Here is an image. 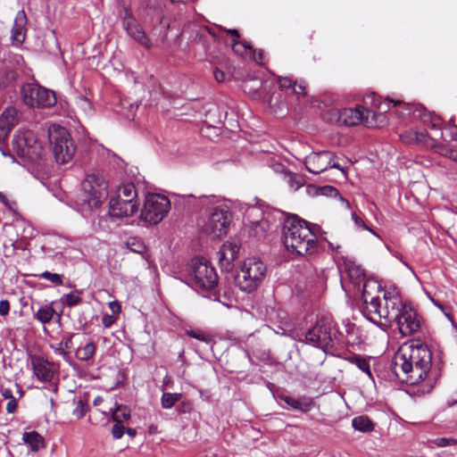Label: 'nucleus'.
Wrapping results in <instances>:
<instances>
[{
  "mask_svg": "<svg viewBox=\"0 0 457 457\" xmlns=\"http://www.w3.org/2000/svg\"><path fill=\"white\" fill-rule=\"evenodd\" d=\"M432 366V352L420 339L405 343L395 353L392 369L396 377L401 373L410 384H417L425 379Z\"/></svg>",
  "mask_w": 457,
  "mask_h": 457,
  "instance_id": "1",
  "label": "nucleus"
},
{
  "mask_svg": "<svg viewBox=\"0 0 457 457\" xmlns=\"http://www.w3.org/2000/svg\"><path fill=\"white\" fill-rule=\"evenodd\" d=\"M296 215L287 217L283 225V243L287 250L298 255L311 254L317 250V237Z\"/></svg>",
  "mask_w": 457,
  "mask_h": 457,
  "instance_id": "2",
  "label": "nucleus"
},
{
  "mask_svg": "<svg viewBox=\"0 0 457 457\" xmlns=\"http://www.w3.org/2000/svg\"><path fill=\"white\" fill-rule=\"evenodd\" d=\"M187 279V284L197 293L214 301L220 300L218 275L204 257H195L190 261Z\"/></svg>",
  "mask_w": 457,
  "mask_h": 457,
  "instance_id": "3",
  "label": "nucleus"
},
{
  "mask_svg": "<svg viewBox=\"0 0 457 457\" xmlns=\"http://www.w3.org/2000/svg\"><path fill=\"white\" fill-rule=\"evenodd\" d=\"M81 187L82 193L78 198L77 204L82 216L87 218L107 199L108 184L102 177L91 174L87 176Z\"/></svg>",
  "mask_w": 457,
  "mask_h": 457,
  "instance_id": "4",
  "label": "nucleus"
},
{
  "mask_svg": "<svg viewBox=\"0 0 457 457\" xmlns=\"http://www.w3.org/2000/svg\"><path fill=\"white\" fill-rule=\"evenodd\" d=\"M342 334L336 328L331 319L321 317L305 333V343L322 349L325 353L337 350Z\"/></svg>",
  "mask_w": 457,
  "mask_h": 457,
  "instance_id": "5",
  "label": "nucleus"
},
{
  "mask_svg": "<svg viewBox=\"0 0 457 457\" xmlns=\"http://www.w3.org/2000/svg\"><path fill=\"white\" fill-rule=\"evenodd\" d=\"M266 271L267 267L260 259H246L235 275V284L241 291L248 294L253 293L262 284Z\"/></svg>",
  "mask_w": 457,
  "mask_h": 457,
  "instance_id": "6",
  "label": "nucleus"
},
{
  "mask_svg": "<svg viewBox=\"0 0 457 457\" xmlns=\"http://www.w3.org/2000/svg\"><path fill=\"white\" fill-rule=\"evenodd\" d=\"M387 102L392 103L393 106H403L404 110L407 111V114L412 113L415 117H419L424 123H428L431 129L439 131L440 137L445 141H457V126L452 124L448 127H445V132L441 131V119L436 115L431 114L420 104H407L402 101H394L389 98Z\"/></svg>",
  "mask_w": 457,
  "mask_h": 457,
  "instance_id": "7",
  "label": "nucleus"
},
{
  "mask_svg": "<svg viewBox=\"0 0 457 457\" xmlns=\"http://www.w3.org/2000/svg\"><path fill=\"white\" fill-rule=\"evenodd\" d=\"M13 152L23 162L35 163L43 157L44 149L31 130H19L12 140Z\"/></svg>",
  "mask_w": 457,
  "mask_h": 457,
  "instance_id": "8",
  "label": "nucleus"
},
{
  "mask_svg": "<svg viewBox=\"0 0 457 457\" xmlns=\"http://www.w3.org/2000/svg\"><path fill=\"white\" fill-rule=\"evenodd\" d=\"M48 139L57 163L65 164L72 160L76 147L65 128L59 125L51 126Z\"/></svg>",
  "mask_w": 457,
  "mask_h": 457,
  "instance_id": "9",
  "label": "nucleus"
},
{
  "mask_svg": "<svg viewBox=\"0 0 457 457\" xmlns=\"http://www.w3.org/2000/svg\"><path fill=\"white\" fill-rule=\"evenodd\" d=\"M23 103L29 107L47 108L56 104V96L53 90L37 83H26L21 88Z\"/></svg>",
  "mask_w": 457,
  "mask_h": 457,
  "instance_id": "10",
  "label": "nucleus"
},
{
  "mask_svg": "<svg viewBox=\"0 0 457 457\" xmlns=\"http://www.w3.org/2000/svg\"><path fill=\"white\" fill-rule=\"evenodd\" d=\"M233 214L229 208L223 204L212 208L204 226V231L213 238L226 236L232 222Z\"/></svg>",
  "mask_w": 457,
  "mask_h": 457,
  "instance_id": "11",
  "label": "nucleus"
},
{
  "mask_svg": "<svg viewBox=\"0 0 457 457\" xmlns=\"http://www.w3.org/2000/svg\"><path fill=\"white\" fill-rule=\"evenodd\" d=\"M170 207L169 199L158 194L148 195L145 197L140 217L149 224H157L166 216Z\"/></svg>",
  "mask_w": 457,
  "mask_h": 457,
  "instance_id": "12",
  "label": "nucleus"
},
{
  "mask_svg": "<svg viewBox=\"0 0 457 457\" xmlns=\"http://www.w3.org/2000/svg\"><path fill=\"white\" fill-rule=\"evenodd\" d=\"M377 113L362 106L356 108H344L338 112L337 121L345 126H355L362 123L368 128L377 127Z\"/></svg>",
  "mask_w": 457,
  "mask_h": 457,
  "instance_id": "13",
  "label": "nucleus"
},
{
  "mask_svg": "<svg viewBox=\"0 0 457 457\" xmlns=\"http://www.w3.org/2000/svg\"><path fill=\"white\" fill-rule=\"evenodd\" d=\"M400 333L403 336H411L419 331L421 324V318L410 303L400 312V315L395 320Z\"/></svg>",
  "mask_w": 457,
  "mask_h": 457,
  "instance_id": "14",
  "label": "nucleus"
},
{
  "mask_svg": "<svg viewBox=\"0 0 457 457\" xmlns=\"http://www.w3.org/2000/svg\"><path fill=\"white\" fill-rule=\"evenodd\" d=\"M121 19L122 26L129 37H133L135 41L146 48H150L152 46L150 38L142 29L137 19L134 17L129 8H123V14Z\"/></svg>",
  "mask_w": 457,
  "mask_h": 457,
  "instance_id": "15",
  "label": "nucleus"
},
{
  "mask_svg": "<svg viewBox=\"0 0 457 457\" xmlns=\"http://www.w3.org/2000/svg\"><path fill=\"white\" fill-rule=\"evenodd\" d=\"M32 370L40 381L50 382L56 371L54 363L37 354H29Z\"/></svg>",
  "mask_w": 457,
  "mask_h": 457,
  "instance_id": "16",
  "label": "nucleus"
},
{
  "mask_svg": "<svg viewBox=\"0 0 457 457\" xmlns=\"http://www.w3.org/2000/svg\"><path fill=\"white\" fill-rule=\"evenodd\" d=\"M385 306L382 307L380 317L388 322H394L400 315V312L406 306L407 303H403L400 295H391L386 292L384 295Z\"/></svg>",
  "mask_w": 457,
  "mask_h": 457,
  "instance_id": "17",
  "label": "nucleus"
},
{
  "mask_svg": "<svg viewBox=\"0 0 457 457\" xmlns=\"http://www.w3.org/2000/svg\"><path fill=\"white\" fill-rule=\"evenodd\" d=\"M117 196L120 197V201L126 202L124 211L120 209L119 214H134L137 211L139 202L137 200V192L133 183L124 184L120 187Z\"/></svg>",
  "mask_w": 457,
  "mask_h": 457,
  "instance_id": "18",
  "label": "nucleus"
},
{
  "mask_svg": "<svg viewBox=\"0 0 457 457\" xmlns=\"http://www.w3.org/2000/svg\"><path fill=\"white\" fill-rule=\"evenodd\" d=\"M240 245L237 242L227 241L225 242L219 251V262L220 268L225 270H229L233 267V262L238 257Z\"/></svg>",
  "mask_w": 457,
  "mask_h": 457,
  "instance_id": "19",
  "label": "nucleus"
},
{
  "mask_svg": "<svg viewBox=\"0 0 457 457\" xmlns=\"http://www.w3.org/2000/svg\"><path fill=\"white\" fill-rule=\"evenodd\" d=\"M366 284L363 286V306L361 308L362 314L373 323H378L383 317H380L382 307H381V300L379 297H372L370 302H368L365 294H366Z\"/></svg>",
  "mask_w": 457,
  "mask_h": 457,
  "instance_id": "20",
  "label": "nucleus"
},
{
  "mask_svg": "<svg viewBox=\"0 0 457 457\" xmlns=\"http://www.w3.org/2000/svg\"><path fill=\"white\" fill-rule=\"evenodd\" d=\"M19 120V111L13 107L6 108L0 116V139H4Z\"/></svg>",
  "mask_w": 457,
  "mask_h": 457,
  "instance_id": "21",
  "label": "nucleus"
},
{
  "mask_svg": "<svg viewBox=\"0 0 457 457\" xmlns=\"http://www.w3.org/2000/svg\"><path fill=\"white\" fill-rule=\"evenodd\" d=\"M27 16L23 10L17 12L13 27L12 29L11 39L13 45L20 46L25 39Z\"/></svg>",
  "mask_w": 457,
  "mask_h": 457,
  "instance_id": "22",
  "label": "nucleus"
},
{
  "mask_svg": "<svg viewBox=\"0 0 457 457\" xmlns=\"http://www.w3.org/2000/svg\"><path fill=\"white\" fill-rule=\"evenodd\" d=\"M217 35L209 27H204L195 33V41L201 45L205 54L210 53L211 45L217 42Z\"/></svg>",
  "mask_w": 457,
  "mask_h": 457,
  "instance_id": "23",
  "label": "nucleus"
},
{
  "mask_svg": "<svg viewBox=\"0 0 457 457\" xmlns=\"http://www.w3.org/2000/svg\"><path fill=\"white\" fill-rule=\"evenodd\" d=\"M329 155H331L329 152H322L320 154L309 156L305 161L306 169L314 174H319L328 170V166L321 162L328 159Z\"/></svg>",
  "mask_w": 457,
  "mask_h": 457,
  "instance_id": "24",
  "label": "nucleus"
},
{
  "mask_svg": "<svg viewBox=\"0 0 457 457\" xmlns=\"http://www.w3.org/2000/svg\"><path fill=\"white\" fill-rule=\"evenodd\" d=\"M22 439L25 444L30 446L33 452H37L40 447H44V438L37 431L23 433Z\"/></svg>",
  "mask_w": 457,
  "mask_h": 457,
  "instance_id": "25",
  "label": "nucleus"
},
{
  "mask_svg": "<svg viewBox=\"0 0 457 457\" xmlns=\"http://www.w3.org/2000/svg\"><path fill=\"white\" fill-rule=\"evenodd\" d=\"M345 271L349 278L354 283L359 284L365 278L364 270L361 269L359 265L355 264L353 262H346L345 263Z\"/></svg>",
  "mask_w": 457,
  "mask_h": 457,
  "instance_id": "26",
  "label": "nucleus"
},
{
  "mask_svg": "<svg viewBox=\"0 0 457 457\" xmlns=\"http://www.w3.org/2000/svg\"><path fill=\"white\" fill-rule=\"evenodd\" d=\"M96 351V345L93 342L86 344L82 347H79L76 351V358L81 361H88L93 359Z\"/></svg>",
  "mask_w": 457,
  "mask_h": 457,
  "instance_id": "27",
  "label": "nucleus"
},
{
  "mask_svg": "<svg viewBox=\"0 0 457 457\" xmlns=\"http://www.w3.org/2000/svg\"><path fill=\"white\" fill-rule=\"evenodd\" d=\"M269 228V221L267 220L262 219L260 220L252 222L249 233L251 236H253L254 237L261 239L265 237Z\"/></svg>",
  "mask_w": 457,
  "mask_h": 457,
  "instance_id": "28",
  "label": "nucleus"
},
{
  "mask_svg": "<svg viewBox=\"0 0 457 457\" xmlns=\"http://www.w3.org/2000/svg\"><path fill=\"white\" fill-rule=\"evenodd\" d=\"M55 314V311L53 308L52 304L45 305L38 308L37 312H34V318L40 321L43 324L49 323L54 315Z\"/></svg>",
  "mask_w": 457,
  "mask_h": 457,
  "instance_id": "29",
  "label": "nucleus"
},
{
  "mask_svg": "<svg viewBox=\"0 0 457 457\" xmlns=\"http://www.w3.org/2000/svg\"><path fill=\"white\" fill-rule=\"evenodd\" d=\"M349 362L356 365L362 372L366 373L371 378V371L370 368L369 359H366L358 354H352L345 358Z\"/></svg>",
  "mask_w": 457,
  "mask_h": 457,
  "instance_id": "30",
  "label": "nucleus"
},
{
  "mask_svg": "<svg viewBox=\"0 0 457 457\" xmlns=\"http://www.w3.org/2000/svg\"><path fill=\"white\" fill-rule=\"evenodd\" d=\"M352 425L354 429L361 432H370L374 429L372 421L366 416L355 417L352 420Z\"/></svg>",
  "mask_w": 457,
  "mask_h": 457,
  "instance_id": "31",
  "label": "nucleus"
},
{
  "mask_svg": "<svg viewBox=\"0 0 457 457\" xmlns=\"http://www.w3.org/2000/svg\"><path fill=\"white\" fill-rule=\"evenodd\" d=\"M124 207H126V202L120 201V197H112L109 202V214L113 217L120 218V217H128L132 216L133 214H119V210L124 211Z\"/></svg>",
  "mask_w": 457,
  "mask_h": 457,
  "instance_id": "32",
  "label": "nucleus"
},
{
  "mask_svg": "<svg viewBox=\"0 0 457 457\" xmlns=\"http://www.w3.org/2000/svg\"><path fill=\"white\" fill-rule=\"evenodd\" d=\"M317 192L321 195H326L334 198L338 197L339 200L345 204L346 208H350V203L345 198H344L340 195L338 189L333 186L320 187L317 188Z\"/></svg>",
  "mask_w": 457,
  "mask_h": 457,
  "instance_id": "33",
  "label": "nucleus"
},
{
  "mask_svg": "<svg viewBox=\"0 0 457 457\" xmlns=\"http://www.w3.org/2000/svg\"><path fill=\"white\" fill-rule=\"evenodd\" d=\"M83 291L81 289H75V291L69 294L63 295L61 297V301L66 306L72 308L82 302L81 295Z\"/></svg>",
  "mask_w": 457,
  "mask_h": 457,
  "instance_id": "34",
  "label": "nucleus"
},
{
  "mask_svg": "<svg viewBox=\"0 0 457 457\" xmlns=\"http://www.w3.org/2000/svg\"><path fill=\"white\" fill-rule=\"evenodd\" d=\"M127 248L131 252L137 253H144L146 250V246L144 241L139 237H131L128 238L126 242Z\"/></svg>",
  "mask_w": 457,
  "mask_h": 457,
  "instance_id": "35",
  "label": "nucleus"
},
{
  "mask_svg": "<svg viewBox=\"0 0 457 457\" xmlns=\"http://www.w3.org/2000/svg\"><path fill=\"white\" fill-rule=\"evenodd\" d=\"M130 410L123 404H120L112 412V419L116 422H122L130 418Z\"/></svg>",
  "mask_w": 457,
  "mask_h": 457,
  "instance_id": "36",
  "label": "nucleus"
},
{
  "mask_svg": "<svg viewBox=\"0 0 457 457\" xmlns=\"http://www.w3.org/2000/svg\"><path fill=\"white\" fill-rule=\"evenodd\" d=\"M286 177L287 178V182L290 187L294 190L299 189L303 185V180L298 174L287 170L286 172Z\"/></svg>",
  "mask_w": 457,
  "mask_h": 457,
  "instance_id": "37",
  "label": "nucleus"
},
{
  "mask_svg": "<svg viewBox=\"0 0 457 457\" xmlns=\"http://www.w3.org/2000/svg\"><path fill=\"white\" fill-rule=\"evenodd\" d=\"M186 335L190 337L195 338V339H197L199 341L207 343V344L212 342V337L210 335L204 333L203 330H200V329H196V330L188 329V330H186Z\"/></svg>",
  "mask_w": 457,
  "mask_h": 457,
  "instance_id": "38",
  "label": "nucleus"
},
{
  "mask_svg": "<svg viewBox=\"0 0 457 457\" xmlns=\"http://www.w3.org/2000/svg\"><path fill=\"white\" fill-rule=\"evenodd\" d=\"M39 278H45L46 280H49L50 282L54 283V285H63L62 282V275L57 274V273H52L50 271H44L38 275H36Z\"/></svg>",
  "mask_w": 457,
  "mask_h": 457,
  "instance_id": "39",
  "label": "nucleus"
},
{
  "mask_svg": "<svg viewBox=\"0 0 457 457\" xmlns=\"http://www.w3.org/2000/svg\"><path fill=\"white\" fill-rule=\"evenodd\" d=\"M293 410L302 412L309 411L314 405V402H286Z\"/></svg>",
  "mask_w": 457,
  "mask_h": 457,
  "instance_id": "40",
  "label": "nucleus"
},
{
  "mask_svg": "<svg viewBox=\"0 0 457 457\" xmlns=\"http://www.w3.org/2000/svg\"><path fill=\"white\" fill-rule=\"evenodd\" d=\"M18 77H19V73L16 71L7 70V71H5V72L2 78L1 83L4 87L10 86L17 80Z\"/></svg>",
  "mask_w": 457,
  "mask_h": 457,
  "instance_id": "41",
  "label": "nucleus"
},
{
  "mask_svg": "<svg viewBox=\"0 0 457 457\" xmlns=\"http://www.w3.org/2000/svg\"><path fill=\"white\" fill-rule=\"evenodd\" d=\"M88 408L89 405L87 402H77V406L73 410V413L78 419H80L88 411Z\"/></svg>",
  "mask_w": 457,
  "mask_h": 457,
  "instance_id": "42",
  "label": "nucleus"
},
{
  "mask_svg": "<svg viewBox=\"0 0 457 457\" xmlns=\"http://www.w3.org/2000/svg\"><path fill=\"white\" fill-rule=\"evenodd\" d=\"M146 9L158 11L162 9L161 0H138Z\"/></svg>",
  "mask_w": 457,
  "mask_h": 457,
  "instance_id": "43",
  "label": "nucleus"
},
{
  "mask_svg": "<svg viewBox=\"0 0 457 457\" xmlns=\"http://www.w3.org/2000/svg\"><path fill=\"white\" fill-rule=\"evenodd\" d=\"M125 428L122 422H116L112 428V434L114 438L120 439L124 434Z\"/></svg>",
  "mask_w": 457,
  "mask_h": 457,
  "instance_id": "44",
  "label": "nucleus"
},
{
  "mask_svg": "<svg viewBox=\"0 0 457 457\" xmlns=\"http://www.w3.org/2000/svg\"><path fill=\"white\" fill-rule=\"evenodd\" d=\"M455 443H457V441L454 438L440 437L435 440V444L439 447L455 445Z\"/></svg>",
  "mask_w": 457,
  "mask_h": 457,
  "instance_id": "45",
  "label": "nucleus"
},
{
  "mask_svg": "<svg viewBox=\"0 0 457 457\" xmlns=\"http://www.w3.org/2000/svg\"><path fill=\"white\" fill-rule=\"evenodd\" d=\"M442 154L445 156L457 162V147L455 148H448L446 146H444L442 149Z\"/></svg>",
  "mask_w": 457,
  "mask_h": 457,
  "instance_id": "46",
  "label": "nucleus"
},
{
  "mask_svg": "<svg viewBox=\"0 0 457 457\" xmlns=\"http://www.w3.org/2000/svg\"><path fill=\"white\" fill-rule=\"evenodd\" d=\"M198 200H199V204L202 205V206H204V205H207V204H212L216 198L215 195H202L200 196L197 197Z\"/></svg>",
  "mask_w": 457,
  "mask_h": 457,
  "instance_id": "47",
  "label": "nucleus"
},
{
  "mask_svg": "<svg viewBox=\"0 0 457 457\" xmlns=\"http://www.w3.org/2000/svg\"><path fill=\"white\" fill-rule=\"evenodd\" d=\"M352 218H353V220L354 223H355L358 227H361V228H364V229H368V230L371 231L373 234H375V233H374V231H373V230H371L369 227H367V225L364 223V221L362 220V219H361V217H359L355 212H353V213L352 214Z\"/></svg>",
  "mask_w": 457,
  "mask_h": 457,
  "instance_id": "48",
  "label": "nucleus"
},
{
  "mask_svg": "<svg viewBox=\"0 0 457 457\" xmlns=\"http://www.w3.org/2000/svg\"><path fill=\"white\" fill-rule=\"evenodd\" d=\"M10 312V303L8 300L0 301V316H6Z\"/></svg>",
  "mask_w": 457,
  "mask_h": 457,
  "instance_id": "49",
  "label": "nucleus"
},
{
  "mask_svg": "<svg viewBox=\"0 0 457 457\" xmlns=\"http://www.w3.org/2000/svg\"><path fill=\"white\" fill-rule=\"evenodd\" d=\"M179 413L188 412L192 409L191 402H181L179 405L175 406Z\"/></svg>",
  "mask_w": 457,
  "mask_h": 457,
  "instance_id": "50",
  "label": "nucleus"
},
{
  "mask_svg": "<svg viewBox=\"0 0 457 457\" xmlns=\"http://www.w3.org/2000/svg\"><path fill=\"white\" fill-rule=\"evenodd\" d=\"M306 87L303 83L294 82L293 91L295 95L304 96L306 94Z\"/></svg>",
  "mask_w": 457,
  "mask_h": 457,
  "instance_id": "51",
  "label": "nucleus"
},
{
  "mask_svg": "<svg viewBox=\"0 0 457 457\" xmlns=\"http://www.w3.org/2000/svg\"><path fill=\"white\" fill-rule=\"evenodd\" d=\"M294 83L291 79L289 78H281L279 79V87L281 89H287L292 88L293 89Z\"/></svg>",
  "mask_w": 457,
  "mask_h": 457,
  "instance_id": "52",
  "label": "nucleus"
},
{
  "mask_svg": "<svg viewBox=\"0 0 457 457\" xmlns=\"http://www.w3.org/2000/svg\"><path fill=\"white\" fill-rule=\"evenodd\" d=\"M213 76L218 82H222L226 79L225 72L217 67L213 69Z\"/></svg>",
  "mask_w": 457,
  "mask_h": 457,
  "instance_id": "53",
  "label": "nucleus"
},
{
  "mask_svg": "<svg viewBox=\"0 0 457 457\" xmlns=\"http://www.w3.org/2000/svg\"><path fill=\"white\" fill-rule=\"evenodd\" d=\"M232 49L238 54H243L245 53L243 48L240 47V41L237 39H232Z\"/></svg>",
  "mask_w": 457,
  "mask_h": 457,
  "instance_id": "54",
  "label": "nucleus"
},
{
  "mask_svg": "<svg viewBox=\"0 0 457 457\" xmlns=\"http://www.w3.org/2000/svg\"><path fill=\"white\" fill-rule=\"evenodd\" d=\"M180 395L179 394H170V393H165L163 392L162 399V401L165 400H179Z\"/></svg>",
  "mask_w": 457,
  "mask_h": 457,
  "instance_id": "55",
  "label": "nucleus"
},
{
  "mask_svg": "<svg viewBox=\"0 0 457 457\" xmlns=\"http://www.w3.org/2000/svg\"><path fill=\"white\" fill-rule=\"evenodd\" d=\"M74 335H71L69 337H63V339L61 342V345H64V348L69 350L72 346V337Z\"/></svg>",
  "mask_w": 457,
  "mask_h": 457,
  "instance_id": "56",
  "label": "nucleus"
},
{
  "mask_svg": "<svg viewBox=\"0 0 457 457\" xmlns=\"http://www.w3.org/2000/svg\"><path fill=\"white\" fill-rule=\"evenodd\" d=\"M109 307L114 314L120 312V304L117 301L111 302Z\"/></svg>",
  "mask_w": 457,
  "mask_h": 457,
  "instance_id": "57",
  "label": "nucleus"
},
{
  "mask_svg": "<svg viewBox=\"0 0 457 457\" xmlns=\"http://www.w3.org/2000/svg\"><path fill=\"white\" fill-rule=\"evenodd\" d=\"M2 395L4 400H16L15 397L12 395V391L8 388L4 389Z\"/></svg>",
  "mask_w": 457,
  "mask_h": 457,
  "instance_id": "58",
  "label": "nucleus"
},
{
  "mask_svg": "<svg viewBox=\"0 0 457 457\" xmlns=\"http://www.w3.org/2000/svg\"><path fill=\"white\" fill-rule=\"evenodd\" d=\"M328 158H329V161L326 164V166H328V169L333 168V169H337V170L344 171V170L341 168V166L337 162H332V158L330 157V155Z\"/></svg>",
  "mask_w": 457,
  "mask_h": 457,
  "instance_id": "59",
  "label": "nucleus"
},
{
  "mask_svg": "<svg viewBox=\"0 0 457 457\" xmlns=\"http://www.w3.org/2000/svg\"><path fill=\"white\" fill-rule=\"evenodd\" d=\"M17 403L18 402H8L6 406L7 411L10 413L14 412L18 407Z\"/></svg>",
  "mask_w": 457,
  "mask_h": 457,
  "instance_id": "60",
  "label": "nucleus"
},
{
  "mask_svg": "<svg viewBox=\"0 0 457 457\" xmlns=\"http://www.w3.org/2000/svg\"><path fill=\"white\" fill-rule=\"evenodd\" d=\"M225 31H226L227 34H229V35L233 36L234 37L233 39L238 40L239 37H240V34H239V31L237 29H225Z\"/></svg>",
  "mask_w": 457,
  "mask_h": 457,
  "instance_id": "61",
  "label": "nucleus"
},
{
  "mask_svg": "<svg viewBox=\"0 0 457 457\" xmlns=\"http://www.w3.org/2000/svg\"><path fill=\"white\" fill-rule=\"evenodd\" d=\"M112 322L113 320L112 316L105 315L103 317V324L104 325V327L109 328L112 324Z\"/></svg>",
  "mask_w": 457,
  "mask_h": 457,
  "instance_id": "62",
  "label": "nucleus"
},
{
  "mask_svg": "<svg viewBox=\"0 0 457 457\" xmlns=\"http://www.w3.org/2000/svg\"><path fill=\"white\" fill-rule=\"evenodd\" d=\"M0 203H2L4 206L9 207V201L6 195L2 192H0Z\"/></svg>",
  "mask_w": 457,
  "mask_h": 457,
  "instance_id": "63",
  "label": "nucleus"
},
{
  "mask_svg": "<svg viewBox=\"0 0 457 457\" xmlns=\"http://www.w3.org/2000/svg\"><path fill=\"white\" fill-rule=\"evenodd\" d=\"M378 108L380 112H386L389 110V104L387 103H381Z\"/></svg>",
  "mask_w": 457,
  "mask_h": 457,
  "instance_id": "64",
  "label": "nucleus"
}]
</instances>
